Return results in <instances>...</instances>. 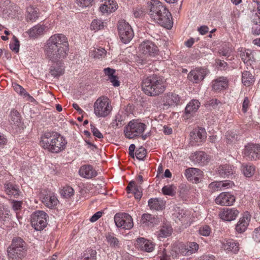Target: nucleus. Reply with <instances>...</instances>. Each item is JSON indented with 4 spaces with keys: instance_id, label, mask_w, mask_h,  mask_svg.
Returning <instances> with one entry per match:
<instances>
[{
    "instance_id": "nucleus-14",
    "label": "nucleus",
    "mask_w": 260,
    "mask_h": 260,
    "mask_svg": "<svg viewBox=\"0 0 260 260\" xmlns=\"http://www.w3.org/2000/svg\"><path fill=\"white\" fill-rule=\"evenodd\" d=\"M140 51L145 55L154 56L158 54V49L155 44L149 40L144 41L139 46Z\"/></svg>"
},
{
    "instance_id": "nucleus-41",
    "label": "nucleus",
    "mask_w": 260,
    "mask_h": 260,
    "mask_svg": "<svg viewBox=\"0 0 260 260\" xmlns=\"http://www.w3.org/2000/svg\"><path fill=\"white\" fill-rule=\"evenodd\" d=\"M241 170L245 177H251L255 173V168L253 165L244 164L241 166Z\"/></svg>"
},
{
    "instance_id": "nucleus-58",
    "label": "nucleus",
    "mask_w": 260,
    "mask_h": 260,
    "mask_svg": "<svg viewBox=\"0 0 260 260\" xmlns=\"http://www.w3.org/2000/svg\"><path fill=\"white\" fill-rule=\"evenodd\" d=\"M222 189H225L233 187L234 183L230 180L221 181Z\"/></svg>"
},
{
    "instance_id": "nucleus-7",
    "label": "nucleus",
    "mask_w": 260,
    "mask_h": 260,
    "mask_svg": "<svg viewBox=\"0 0 260 260\" xmlns=\"http://www.w3.org/2000/svg\"><path fill=\"white\" fill-rule=\"evenodd\" d=\"M118 30L120 39L124 44L129 43L134 37V34L131 26L124 20L119 21Z\"/></svg>"
},
{
    "instance_id": "nucleus-13",
    "label": "nucleus",
    "mask_w": 260,
    "mask_h": 260,
    "mask_svg": "<svg viewBox=\"0 0 260 260\" xmlns=\"http://www.w3.org/2000/svg\"><path fill=\"white\" fill-rule=\"evenodd\" d=\"M235 201V197L230 192H221L215 199V203L222 206H232Z\"/></svg>"
},
{
    "instance_id": "nucleus-46",
    "label": "nucleus",
    "mask_w": 260,
    "mask_h": 260,
    "mask_svg": "<svg viewBox=\"0 0 260 260\" xmlns=\"http://www.w3.org/2000/svg\"><path fill=\"white\" fill-rule=\"evenodd\" d=\"M96 251L92 249H87L84 252L81 260H96Z\"/></svg>"
},
{
    "instance_id": "nucleus-16",
    "label": "nucleus",
    "mask_w": 260,
    "mask_h": 260,
    "mask_svg": "<svg viewBox=\"0 0 260 260\" xmlns=\"http://www.w3.org/2000/svg\"><path fill=\"white\" fill-rule=\"evenodd\" d=\"M239 243L233 239L224 240L221 242V249L226 253L237 254L239 251Z\"/></svg>"
},
{
    "instance_id": "nucleus-59",
    "label": "nucleus",
    "mask_w": 260,
    "mask_h": 260,
    "mask_svg": "<svg viewBox=\"0 0 260 260\" xmlns=\"http://www.w3.org/2000/svg\"><path fill=\"white\" fill-rule=\"evenodd\" d=\"M91 130L93 133V136H95V137L99 139H102L103 138L102 134L93 125H91Z\"/></svg>"
},
{
    "instance_id": "nucleus-61",
    "label": "nucleus",
    "mask_w": 260,
    "mask_h": 260,
    "mask_svg": "<svg viewBox=\"0 0 260 260\" xmlns=\"http://www.w3.org/2000/svg\"><path fill=\"white\" fill-rule=\"evenodd\" d=\"M105 75L108 77V79L114 75L115 70L110 68H106L103 70Z\"/></svg>"
},
{
    "instance_id": "nucleus-18",
    "label": "nucleus",
    "mask_w": 260,
    "mask_h": 260,
    "mask_svg": "<svg viewBox=\"0 0 260 260\" xmlns=\"http://www.w3.org/2000/svg\"><path fill=\"white\" fill-rule=\"evenodd\" d=\"M240 212L236 208H223L219 213L221 219L225 221H231L236 219Z\"/></svg>"
},
{
    "instance_id": "nucleus-24",
    "label": "nucleus",
    "mask_w": 260,
    "mask_h": 260,
    "mask_svg": "<svg viewBox=\"0 0 260 260\" xmlns=\"http://www.w3.org/2000/svg\"><path fill=\"white\" fill-rule=\"evenodd\" d=\"M47 29V26L39 23L29 29L27 33L30 38L36 39L43 35Z\"/></svg>"
},
{
    "instance_id": "nucleus-17",
    "label": "nucleus",
    "mask_w": 260,
    "mask_h": 260,
    "mask_svg": "<svg viewBox=\"0 0 260 260\" xmlns=\"http://www.w3.org/2000/svg\"><path fill=\"white\" fill-rule=\"evenodd\" d=\"M251 215L248 211L244 212L235 226V230L238 233L244 232L250 221Z\"/></svg>"
},
{
    "instance_id": "nucleus-64",
    "label": "nucleus",
    "mask_w": 260,
    "mask_h": 260,
    "mask_svg": "<svg viewBox=\"0 0 260 260\" xmlns=\"http://www.w3.org/2000/svg\"><path fill=\"white\" fill-rule=\"evenodd\" d=\"M108 80L110 81L112 85L114 87H118L120 85V82L118 80V78L115 75L109 78Z\"/></svg>"
},
{
    "instance_id": "nucleus-38",
    "label": "nucleus",
    "mask_w": 260,
    "mask_h": 260,
    "mask_svg": "<svg viewBox=\"0 0 260 260\" xmlns=\"http://www.w3.org/2000/svg\"><path fill=\"white\" fill-rule=\"evenodd\" d=\"M105 238L106 242L111 247L116 248L120 246L119 241L114 234L107 233L105 235Z\"/></svg>"
},
{
    "instance_id": "nucleus-63",
    "label": "nucleus",
    "mask_w": 260,
    "mask_h": 260,
    "mask_svg": "<svg viewBox=\"0 0 260 260\" xmlns=\"http://www.w3.org/2000/svg\"><path fill=\"white\" fill-rule=\"evenodd\" d=\"M231 51L232 50L229 47H226L225 48L222 47L219 50V53L222 56H229Z\"/></svg>"
},
{
    "instance_id": "nucleus-36",
    "label": "nucleus",
    "mask_w": 260,
    "mask_h": 260,
    "mask_svg": "<svg viewBox=\"0 0 260 260\" xmlns=\"http://www.w3.org/2000/svg\"><path fill=\"white\" fill-rule=\"evenodd\" d=\"M165 205V202L160 199H150L148 201V205L151 209L161 210L164 207Z\"/></svg>"
},
{
    "instance_id": "nucleus-30",
    "label": "nucleus",
    "mask_w": 260,
    "mask_h": 260,
    "mask_svg": "<svg viewBox=\"0 0 260 260\" xmlns=\"http://www.w3.org/2000/svg\"><path fill=\"white\" fill-rule=\"evenodd\" d=\"M212 83V89L216 91L223 90L228 87V80L224 77L217 78L213 80Z\"/></svg>"
},
{
    "instance_id": "nucleus-29",
    "label": "nucleus",
    "mask_w": 260,
    "mask_h": 260,
    "mask_svg": "<svg viewBox=\"0 0 260 260\" xmlns=\"http://www.w3.org/2000/svg\"><path fill=\"white\" fill-rule=\"evenodd\" d=\"M117 8V4L114 0H106L99 9L103 14H109L116 11Z\"/></svg>"
},
{
    "instance_id": "nucleus-11",
    "label": "nucleus",
    "mask_w": 260,
    "mask_h": 260,
    "mask_svg": "<svg viewBox=\"0 0 260 260\" xmlns=\"http://www.w3.org/2000/svg\"><path fill=\"white\" fill-rule=\"evenodd\" d=\"M243 155L249 160L260 159V145L257 144H248L245 146Z\"/></svg>"
},
{
    "instance_id": "nucleus-49",
    "label": "nucleus",
    "mask_w": 260,
    "mask_h": 260,
    "mask_svg": "<svg viewBox=\"0 0 260 260\" xmlns=\"http://www.w3.org/2000/svg\"><path fill=\"white\" fill-rule=\"evenodd\" d=\"M105 27V23L101 20L94 19L91 24L90 27L92 30L96 31L102 29Z\"/></svg>"
},
{
    "instance_id": "nucleus-25",
    "label": "nucleus",
    "mask_w": 260,
    "mask_h": 260,
    "mask_svg": "<svg viewBox=\"0 0 260 260\" xmlns=\"http://www.w3.org/2000/svg\"><path fill=\"white\" fill-rule=\"evenodd\" d=\"M79 175L86 179H91L97 176V172L93 168L89 165H83L79 170Z\"/></svg>"
},
{
    "instance_id": "nucleus-19",
    "label": "nucleus",
    "mask_w": 260,
    "mask_h": 260,
    "mask_svg": "<svg viewBox=\"0 0 260 260\" xmlns=\"http://www.w3.org/2000/svg\"><path fill=\"white\" fill-rule=\"evenodd\" d=\"M205 69L200 68L192 70L188 74V80L194 83H198L203 80L206 75Z\"/></svg>"
},
{
    "instance_id": "nucleus-28",
    "label": "nucleus",
    "mask_w": 260,
    "mask_h": 260,
    "mask_svg": "<svg viewBox=\"0 0 260 260\" xmlns=\"http://www.w3.org/2000/svg\"><path fill=\"white\" fill-rule=\"evenodd\" d=\"M181 98L179 95L169 93L163 98L162 103L164 106H173L179 104Z\"/></svg>"
},
{
    "instance_id": "nucleus-45",
    "label": "nucleus",
    "mask_w": 260,
    "mask_h": 260,
    "mask_svg": "<svg viewBox=\"0 0 260 260\" xmlns=\"http://www.w3.org/2000/svg\"><path fill=\"white\" fill-rule=\"evenodd\" d=\"M106 55V51L103 48H94L90 52V55L94 58L104 57Z\"/></svg>"
},
{
    "instance_id": "nucleus-50",
    "label": "nucleus",
    "mask_w": 260,
    "mask_h": 260,
    "mask_svg": "<svg viewBox=\"0 0 260 260\" xmlns=\"http://www.w3.org/2000/svg\"><path fill=\"white\" fill-rule=\"evenodd\" d=\"M226 143L229 144L235 143L237 140V135L234 132L228 131L226 133Z\"/></svg>"
},
{
    "instance_id": "nucleus-15",
    "label": "nucleus",
    "mask_w": 260,
    "mask_h": 260,
    "mask_svg": "<svg viewBox=\"0 0 260 260\" xmlns=\"http://www.w3.org/2000/svg\"><path fill=\"white\" fill-rule=\"evenodd\" d=\"M184 175L189 181L193 183H199L203 177V172L199 169L195 168L186 169Z\"/></svg>"
},
{
    "instance_id": "nucleus-34",
    "label": "nucleus",
    "mask_w": 260,
    "mask_h": 260,
    "mask_svg": "<svg viewBox=\"0 0 260 260\" xmlns=\"http://www.w3.org/2000/svg\"><path fill=\"white\" fill-rule=\"evenodd\" d=\"M157 219L149 214H144L141 218V223L144 226H153L157 223Z\"/></svg>"
},
{
    "instance_id": "nucleus-42",
    "label": "nucleus",
    "mask_w": 260,
    "mask_h": 260,
    "mask_svg": "<svg viewBox=\"0 0 260 260\" xmlns=\"http://www.w3.org/2000/svg\"><path fill=\"white\" fill-rule=\"evenodd\" d=\"M9 121L12 125L18 126L21 123L20 116L19 112L16 110H11Z\"/></svg>"
},
{
    "instance_id": "nucleus-39",
    "label": "nucleus",
    "mask_w": 260,
    "mask_h": 260,
    "mask_svg": "<svg viewBox=\"0 0 260 260\" xmlns=\"http://www.w3.org/2000/svg\"><path fill=\"white\" fill-rule=\"evenodd\" d=\"M172 232V229L171 226L166 224L161 227L160 229L156 232V235L157 238L160 240L161 238H167L170 236Z\"/></svg>"
},
{
    "instance_id": "nucleus-26",
    "label": "nucleus",
    "mask_w": 260,
    "mask_h": 260,
    "mask_svg": "<svg viewBox=\"0 0 260 260\" xmlns=\"http://www.w3.org/2000/svg\"><path fill=\"white\" fill-rule=\"evenodd\" d=\"M189 158L194 164L204 166L207 162L208 156L203 151H196L190 155Z\"/></svg>"
},
{
    "instance_id": "nucleus-22",
    "label": "nucleus",
    "mask_w": 260,
    "mask_h": 260,
    "mask_svg": "<svg viewBox=\"0 0 260 260\" xmlns=\"http://www.w3.org/2000/svg\"><path fill=\"white\" fill-rule=\"evenodd\" d=\"M174 215L181 222L188 225H190L192 222L191 213L189 211L185 209L177 208Z\"/></svg>"
},
{
    "instance_id": "nucleus-27",
    "label": "nucleus",
    "mask_w": 260,
    "mask_h": 260,
    "mask_svg": "<svg viewBox=\"0 0 260 260\" xmlns=\"http://www.w3.org/2000/svg\"><path fill=\"white\" fill-rule=\"evenodd\" d=\"M42 202L47 207L53 209L55 207L59 201L56 196L53 193H49L42 198Z\"/></svg>"
},
{
    "instance_id": "nucleus-21",
    "label": "nucleus",
    "mask_w": 260,
    "mask_h": 260,
    "mask_svg": "<svg viewBox=\"0 0 260 260\" xmlns=\"http://www.w3.org/2000/svg\"><path fill=\"white\" fill-rule=\"evenodd\" d=\"M136 245L141 250L147 252H152L155 246L154 242L143 237L137 238Z\"/></svg>"
},
{
    "instance_id": "nucleus-52",
    "label": "nucleus",
    "mask_w": 260,
    "mask_h": 260,
    "mask_svg": "<svg viewBox=\"0 0 260 260\" xmlns=\"http://www.w3.org/2000/svg\"><path fill=\"white\" fill-rule=\"evenodd\" d=\"M94 0H76V3L79 7L85 8L92 5Z\"/></svg>"
},
{
    "instance_id": "nucleus-35",
    "label": "nucleus",
    "mask_w": 260,
    "mask_h": 260,
    "mask_svg": "<svg viewBox=\"0 0 260 260\" xmlns=\"http://www.w3.org/2000/svg\"><path fill=\"white\" fill-rule=\"evenodd\" d=\"M200 103L197 100H192L186 105L185 109V114H192L196 112L200 106Z\"/></svg>"
},
{
    "instance_id": "nucleus-20",
    "label": "nucleus",
    "mask_w": 260,
    "mask_h": 260,
    "mask_svg": "<svg viewBox=\"0 0 260 260\" xmlns=\"http://www.w3.org/2000/svg\"><path fill=\"white\" fill-rule=\"evenodd\" d=\"M54 135L55 136L51 152L59 153L65 149L67 141L63 137L58 133L56 132Z\"/></svg>"
},
{
    "instance_id": "nucleus-44",
    "label": "nucleus",
    "mask_w": 260,
    "mask_h": 260,
    "mask_svg": "<svg viewBox=\"0 0 260 260\" xmlns=\"http://www.w3.org/2000/svg\"><path fill=\"white\" fill-rule=\"evenodd\" d=\"M5 188L6 192L9 196L15 197L19 196V190L17 186L9 183L5 184Z\"/></svg>"
},
{
    "instance_id": "nucleus-32",
    "label": "nucleus",
    "mask_w": 260,
    "mask_h": 260,
    "mask_svg": "<svg viewBox=\"0 0 260 260\" xmlns=\"http://www.w3.org/2000/svg\"><path fill=\"white\" fill-rule=\"evenodd\" d=\"M219 175L222 177H229L235 172V168L230 165H224L219 166L218 169Z\"/></svg>"
},
{
    "instance_id": "nucleus-60",
    "label": "nucleus",
    "mask_w": 260,
    "mask_h": 260,
    "mask_svg": "<svg viewBox=\"0 0 260 260\" xmlns=\"http://www.w3.org/2000/svg\"><path fill=\"white\" fill-rule=\"evenodd\" d=\"M162 193L165 195L172 196L173 193V189L172 186H165L162 188Z\"/></svg>"
},
{
    "instance_id": "nucleus-23",
    "label": "nucleus",
    "mask_w": 260,
    "mask_h": 260,
    "mask_svg": "<svg viewBox=\"0 0 260 260\" xmlns=\"http://www.w3.org/2000/svg\"><path fill=\"white\" fill-rule=\"evenodd\" d=\"M190 138L193 144L199 145L205 140L206 132L204 128H202L194 129L190 133Z\"/></svg>"
},
{
    "instance_id": "nucleus-57",
    "label": "nucleus",
    "mask_w": 260,
    "mask_h": 260,
    "mask_svg": "<svg viewBox=\"0 0 260 260\" xmlns=\"http://www.w3.org/2000/svg\"><path fill=\"white\" fill-rule=\"evenodd\" d=\"M137 159L142 160L146 155V151L143 147H141L137 149L135 153Z\"/></svg>"
},
{
    "instance_id": "nucleus-33",
    "label": "nucleus",
    "mask_w": 260,
    "mask_h": 260,
    "mask_svg": "<svg viewBox=\"0 0 260 260\" xmlns=\"http://www.w3.org/2000/svg\"><path fill=\"white\" fill-rule=\"evenodd\" d=\"M127 189L128 192H133L135 195V198L140 199L142 196V189L140 186L136 185L135 181H131L129 183Z\"/></svg>"
},
{
    "instance_id": "nucleus-51",
    "label": "nucleus",
    "mask_w": 260,
    "mask_h": 260,
    "mask_svg": "<svg viewBox=\"0 0 260 260\" xmlns=\"http://www.w3.org/2000/svg\"><path fill=\"white\" fill-rule=\"evenodd\" d=\"M241 56L242 59L245 63H248V62H250L252 58H253V55L250 50L244 49L242 52Z\"/></svg>"
},
{
    "instance_id": "nucleus-5",
    "label": "nucleus",
    "mask_w": 260,
    "mask_h": 260,
    "mask_svg": "<svg viewBox=\"0 0 260 260\" xmlns=\"http://www.w3.org/2000/svg\"><path fill=\"white\" fill-rule=\"evenodd\" d=\"M112 109L111 102L107 96L99 97L93 104L94 114L98 118H105L108 116Z\"/></svg>"
},
{
    "instance_id": "nucleus-40",
    "label": "nucleus",
    "mask_w": 260,
    "mask_h": 260,
    "mask_svg": "<svg viewBox=\"0 0 260 260\" xmlns=\"http://www.w3.org/2000/svg\"><path fill=\"white\" fill-rule=\"evenodd\" d=\"M9 210L3 205L0 206V226L5 224L10 220Z\"/></svg>"
},
{
    "instance_id": "nucleus-55",
    "label": "nucleus",
    "mask_w": 260,
    "mask_h": 260,
    "mask_svg": "<svg viewBox=\"0 0 260 260\" xmlns=\"http://www.w3.org/2000/svg\"><path fill=\"white\" fill-rule=\"evenodd\" d=\"M209 188L213 191H219L222 189L221 181H214L209 185Z\"/></svg>"
},
{
    "instance_id": "nucleus-62",
    "label": "nucleus",
    "mask_w": 260,
    "mask_h": 260,
    "mask_svg": "<svg viewBox=\"0 0 260 260\" xmlns=\"http://www.w3.org/2000/svg\"><path fill=\"white\" fill-rule=\"evenodd\" d=\"M22 204L21 201H13L12 202L13 209L16 212L20 210L22 207Z\"/></svg>"
},
{
    "instance_id": "nucleus-54",
    "label": "nucleus",
    "mask_w": 260,
    "mask_h": 260,
    "mask_svg": "<svg viewBox=\"0 0 260 260\" xmlns=\"http://www.w3.org/2000/svg\"><path fill=\"white\" fill-rule=\"evenodd\" d=\"M158 260H170V255L167 253L165 248L161 247L158 252Z\"/></svg>"
},
{
    "instance_id": "nucleus-53",
    "label": "nucleus",
    "mask_w": 260,
    "mask_h": 260,
    "mask_svg": "<svg viewBox=\"0 0 260 260\" xmlns=\"http://www.w3.org/2000/svg\"><path fill=\"white\" fill-rule=\"evenodd\" d=\"M19 41L15 36L13 37V40L10 44V49L13 51L17 53L19 50Z\"/></svg>"
},
{
    "instance_id": "nucleus-47",
    "label": "nucleus",
    "mask_w": 260,
    "mask_h": 260,
    "mask_svg": "<svg viewBox=\"0 0 260 260\" xmlns=\"http://www.w3.org/2000/svg\"><path fill=\"white\" fill-rule=\"evenodd\" d=\"M124 124V119L122 116L119 114H117L113 122L111 123L112 126L115 128H118L122 126Z\"/></svg>"
},
{
    "instance_id": "nucleus-37",
    "label": "nucleus",
    "mask_w": 260,
    "mask_h": 260,
    "mask_svg": "<svg viewBox=\"0 0 260 260\" xmlns=\"http://www.w3.org/2000/svg\"><path fill=\"white\" fill-rule=\"evenodd\" d=\"M13 87L14 90L18 93L20 95L23 96L30 102H32L35 101L34 98L31 96L28 92H26L25 89L21 86L17 84H13Z\"/></svg>"
},
{
    "instance_id": "nucleus-12",
    "label": "nucleus",
    "mask_w": 260,
    "mask_h": 260,
    "mask_svg": "<svg viewBox=\"0 0 260 260\" xmlns=\"http://www.w3.org/2000/svg\"><path fill=\"white\" fill-rule=\"evenodd\" d=\"M54 134L55 132L47 131L41 135L39 145L43 149L51 152L55 136Z\"/></svg>"
},
{
    "instance_id": "nucleus-56",
    "label": "nucleus",
    "mask_w": 260,
    "mask_h": 260,
    "mask_svg": "<svg viewBox=\"0 0 260 260\" xmlns=\"http://www.w3.org/2000/svg\"><path fill=\"white\" fill-rule=\"evenodd\" d=\"M211 232V229L208 225H204L201 227L199 230V234L203 236L207 237L210 235Z\"/></svg>"
},
{
    "instance_id": "nucleus-4",
    "label": "nucleus",
    "mask_w": 260,
    "mask_h": 260,
    "mask_svg": "<svg viewBox=\"0 0 260 260\" xmlns=\"http://www.w3.org/2000/svg\"><path fill=\"white\" fill-rule=\"evenodd\" d=\"M27 247L25 242L20 238L13 239L7 249L9 260H22L26 255Z\"/></svg>"
},
{
    "instance_id": "nucleus-6",
    "label": "nucleus",
    "mask_w": 260,
    "mask_h": 260,
    "mask_svg": "<svg viewBox=\"0 0 260 260\" xmlns=\"http://www.w3.org/2000/svg\"><path fill=\"white\" fill-rule=\"evenodd\" d=\"M146 125L138 120H132L125 127L124 133L125 137L128 139H133L143 133Z\"/></svg>"
},
{
    "instance_id": "nucleus-3",
    "label": "nucleus",
    "mask_w": 260,
    "mask_h": 260,
    "mask_svg": "<svg viewBox=\"0 0 260 260\" xmlns=\"http://www.w3.org/2000/svg\"><path fill=\"white\" fill-rule=\"evenodd\" d=\"M144 92L150 96H155L162 93L166 88L163 79L153 75L144 79L141 85Z\"/></svg>"
},
{
    "instance_id": "nucleus-9",
    "label": "nucleus",
    "mask_w": 260,
    "mask_h": 260,
    "mask_svg": "<svg viewBox=\"0 0 260 260\" xmlns=\"http://www.w3.org/2000/svg\"><path fill=\"white\" fill-rule=\"evenodd\" d=\"M114 219L117 228L124 230H130L134 226L133 219L132 216L127 213H117L115 215Z\"/></svg>"
},
{
    "instance_id": "nucleus-48",
    "label": "nucleus",
    "mask_w": 260,
    "mask_h": 260,
    "mask_svg": "<svg viewBox=\"0 0 260 260\" xmlns=\"http://www.w3.org/2000/svg\"><path fill=\"white\" fill-rule=\"evenodd\" d=\"M60 193L64 198H69L74 196V190L70 186H66L62 187Z\"/></svg>"
},
{
    "instance_id": "nucleus-31",
    "label": "nucleus",
    "mask_w": 260,
    "mask_h": 260,
    "mask_svg": "<svg viewBox=\"0 0 260 260\" xmlns=\"http://www.w3.org/2000/svg\"><path fill=\"white\" fill-rule=\"evenodd\" d=\"M40 12L37 8L29 6L27 8L26 12V19L29 22H35L39 17Z\"/></svg>"
},
{
    "instance_id": "nucleus-10",
    "label": "nucleus",
    "mask_w": 260,
    "mask_h": 260,
    "mask_svg": "<svg viewBox=\"0 0 260 260\" xmlns=\"http://www.w3.org/2000/svg\"><path fill=\"white\" fill-rule=\"evenodd\" d=\"M199 249V245L196 242H189L185 244H180L178 245L175 254L172 253L173 257L177 256H188L196 252Z\"/></svg>"
},
{
    "instance_id": "nucleus-43",
    "label": "nucleus",
    "mask_w": 260,
    "mask_h": 260,
    "mask_svg": "<svg viewBox=\"0 0 260 260\" xmlns=\"http://www.w3.org/2000/svg\"><path fill=\"white\" fill-rule=\"evenodd\" d=\"M242 82L246 86H250L252 85L254 80L252 74L248 71H244L242 75Z\"/></svg>"
},
{
    "instance_id": "nucleus-1",
    "label": "nucleus",
    "mask_w": 260,
    "mask_h": 260,
    "mask_svg": "<svg viewBox=\"0 0 260 260\" xmlns=\"http://www.w3.org/2000/svg\"><path fill=\"white\" fill-rule=\"evenodd\" d=\"M69 46L68 38L62 34L53 35L46 41L44 52L47 59L54 63L50 68V73L54 77L64 73L62 60L68 55Z\"/></svg>"
},
{
    "instance_id": "nucleus-8",
    "label": "nucleus",
    "mask_w": 260,
    "mask_h": 260,
    "mask_svg": "<svg viewBox=\"0 0 260 260\" xmlns=\"http://www.w3.org/2000/svg\"><path fill=\"white\" fill-rule=\"evenodd\" d=\"M48 215L44 211L38 210L35 212L31 216L32 226L36 231H41L45 228L47 224Z\"/></svg>"
},
{
    "instance_id": "nucleus-2",
    "label": "nucleus",
    "mask_w": 260,
    "mask_h": 260,
    "mask_svg": "<svg viewBox=\"0 0 260 260\" xmlns=\"http://www.w3.org/2000/svg\"><path fill=\"white\" fill-rule=\"evenodd\" d=\"M150 17L155 23L170 29L173 26L171 15L166 7L158 0H151L149 3Z\"/></svg>"
}]
</instances>
